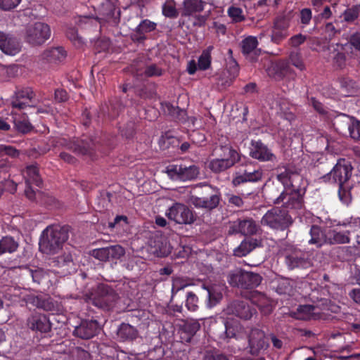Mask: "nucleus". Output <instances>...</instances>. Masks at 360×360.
<instances>
[{"instance_id": "1", "label": "nucleus", "mask_w": 360, "mask_h": 360, "mask_svg": "<svg viewBox=\"0 0 360 360\" xmlns=\"http://www.w3.org/2000/svg\"><path fill=\"white\" fill-rule=\"evenodd\" d=\"M279 170L280 172L276 174V179L282 186L273 182L266 184L263 191L265 199L274 205H279L283 201L286 189L294 186L292 184L294 181H301L302 179L298 171L292 166L283 167Z\"/></svg>"}, {"instance_id": "2", "label": "nucleus", "mask_w": 360, "mask_h": 360, "mask_svg": "<svg viewBox=\"0 0 360 360\" xmlns=\"http://www.w3.org/2000/svg\"><path fill=\"white\" fill-rule=\"evenodd\" d=\"M120 21V10L110 0L103 2L99 8L98 16L94 18L89 15H80L75 23L82 29L97 28L98 25L108 22L116 26Z\"/></svg>"}, {"instance_id": "3", "label": "nucleus", "mask_w": 360, "mask_h": 360, "mask_svg": "<svg viewBox=\"0 0 360 360\" xmlns=\"http://www.w3.org/2000/svg\"><path fill=\"white\" fill-rule=\"evenodd\" d=\"M68 226H49L43 231L40 240L39 250L43 253L53 255L58 253L68 239Z\"/></svg>"}, {"instance_id": "4", "label": "nucleus", "mask_w": 360, "mask_h": 360, "mask_svg": "<svg viewBox=\"0 0 360 360\" xmlns=\"http://www.w3.org/2000/svg\"><path fill=\"white\" fill-rule=\"evenodd\" d=\"M216 150L219 158L212 159L208 163V167L213 173L224 172L241 161L242 154L228 140L220 143Z\"/></svg>"}, {"instance_id": "5", "label": "nucleus", "mask_w": 360, "mask_h": 360, "mask_svg": "<svg viewBox=\"0 0 360 360\" xmlns=\"http://www.w3.org/2000/svg\"><path fill=\"white\" fill-rule=\"evenodd\" d=\"M84 301L104 311L112 310L119 299V295L111 286L99 283L83 296Z\"/></svg>"}, {"instance_id": "6", "label": "nucleus", "mask_w": 360, "mask_h": 360, "mask_svg": "<svg viewBox=\"0 0 360 360\" xmlns=\"http://www.w3.org/2000/svg\"><path fill=\"white\" fill-rule=\"evenodd\" d=\"M353 167L349 160L340 159L330 172L319 178L321 183H329L338 186L348 184L352 174Z\"/></svg>"}, {"instance_id": "7", "label": "nucleus", "mask_w": 360, "mask_h": 360, "mask_svg": "<svg viewBox=\"0 0 360 360\" xmlns=\"http://www.w3.org/2000/svg\"><path fill=\"white\" fill-rule=\"evenodd\" d=\"M292 223V218L288 211L279 207H274L268 210L261 219L262 226L278 231L288 229Z\"/></svg>"}, {"instance_id": "8", "label": "nucleus", "mask_w": 360, "mask_h": 360, "mask_svg": "<svg viewBox=\"0 0 360 360\" xmlns=\"http://www.w3.org/2000/svg\"><path fill=\"white\" fill-rule=\"evenodd\" d=\"M262 281V277L259 274L243 269L231 271L228 276V282L231 286L243 289L256 288Z\"/></svg>"}, {"instance_id": "9", "label": "nucleus", "mask_w": 360, "mask_h": 360, "mask_svg": "<svg viewBox=\"0 0 360 360\" xmlns=\"http://www.w3.org/2000/svg\"><path fill=\"white\" fill-rule=\"evenodd\" d=\"M94 141L91 139L82 137L81 139L57 138L54 140V146L63 148L72 151L76 155L91 154L94 148Z\"/></svg>"}, {"instance_id": "10", "label": "nucleus", "mask_w": 360, "mask_h": 360, "mask_svg": "<svg viewBox=\"0 0 360 360\" xmlns=\"http://www.w3.org/2000/svg\"><path fill=\"white\" fill-rule=\"evenodd\" d=\"M165 173L173 181H186L197 179L200 169L195 165L169 164L165 168Z\"/></svg>"}, {"instance_id": "11", "label": "nucleus", "mask_w": 360, "mask_h": 360, "mask_svg": "<svg viewBox=\"0 0 360 360\" xmlns=\"http://www.w3.org/2000/svg\"><path fill=\"white\" fill-rule=\"evenodd\" d=\"M263 174L260 168L255 169L251 165H246L233 173L231 184L238 187L246 183H257L262 179Z\"/></svg>"}, {"instance_id": "12", "label": "nucleus", "mask_w": 360, "mask_h": 360, "mask_svg": "<svg viewBox=\"0 0 360 360\" xmlns=\"http://www.w3.org/2000/svg\"><path fill=\"white\" fill-rule=\"evenodd\" d=\"M284 255L285 263L290 270L296 268L308 269L312 265L305 252L292 246L285 250Z\"/></svg>"}, {"instance_id": "13", "label": "nucleus", "mask_w": 360, "mask_h": 360, "mask_svg": "<svg viewBox=\"0 0 360 360\" xmlns=\"http://www.w3.org/2000/svg\"><path fill=\"white\" fill-rule=\"evenodd\" d=\"M300 182L294 181L292 183L294 186L286 189V195H285L283 201L281 203L284 208L287 210H301L304 207L305 189L300 188L298 185Z\"/></svg>"}, {"instance_id": "14", "label": "nucleus", "mask_w": 360, "mask_h": 360, "mask_svg": "<svg viewBox=\"0 0 360 360\" xmlns=\"http://www.w3.org/2000/svg\"><path fill=\"white\" fill-rule=\"evenodd\" d=\"M169 219L179 224H191L195 217L193 211L186 205L176 202L166 212Z\"/></svg>"}, {"instance_id": "15", "label": "nucleus", "mask_w": 360, "mask_h": 360, "mask_svg": "<svg viewBox=\"0 0 360 360\" xmlns=\"http://www.w3.org/2000/svg\"><path fill=\"white\" fill-rule=\"evenodd\" d=\"M51 36V29L49 25L37 22L27 27L26 39L32 45H39L44 43Z\"/></svg>"}, {"instance_id": "16", "label": "nucleus", "mask_w": 360, "mask_h": 360, "mask_svg": "<svg viewBox=\"0 0 360 360\" xmlns=\"http://www.w3.org/2000/svg\"><path fill=\"white\" fill-rule=\"evenodd\" d=\"M26 303L32 304L37 308L49 311L51 314H58L62 309V305L59 302L49 296H36L34 295H27L25 298Z\"/></svg>"}, {"instance_id": "17", "label": "nucleus", "mask_w": 360, "mask_h": 360, "mask_svg": "<svg viewBox=\"0 0 360 360\" xmlns=\"http://www.w3.org/2000/svg\"><path fill=\"white\" fill-rule=\"evenodd\" d=\"M226 313L241 319L248 320L256 313V309L248 302L236 300L227 306Z\"/></svg>"}, {"instance_id": "18", "label": "nucleus", "mask_w": 360, "mask_h": 360, "mask_svg": "<svg viewBox=\"0 0 360 360\" xmlns=\"http://www.w3.org/2000/svg\"><path fill=\"white\" fill-rule=\"evenodd\" d=\"M249 155L253 159L260 162H273L276 159V155L272 153L271 150L261 140H252Z\"/></svg>"}, {"instance_id": "19", "label": "nucleus", "mask_w": 360, "mask_h": 360, "mask_svg": "<svg viewBox=\"0 0 360 360\" xmlns=\"http://www.w3.org/2000/svg\"><path fill=\"white\" fill-rule=\"evenodd\" d=\"M259 226L252 218L238 219L229 228V234L240 233L244 236L256 234Z\"/></svg>"}, {"instance_id": "20", "label": "nucleus", "mask_w": 360, "mask_h": 360, "mask_svg": "<svg viewBox=\"0 0 360 360\" xmlns=\"http://www.w3.org/2000/svg\"><path fill=\"white\" fill-rule=\"evenodd\" d=\"M26 324L29 329L36 333H46L51 328L49 318L45 314L37 312L30 314Z\"/></svg>"}, {"instance_id": "21", "label": "nucleus", "mask_w": 360, "mask_h": 360, "mask_svg": "<svg viewBox=\"0 0 360 360\" xmlns=\"http://www.w3.org/2000/svg\"><path fill=\"white\" fill-rule=\"evenodd\" d=\"M99 330L98 323L96 320H81L79 325L75 326L73 335L81 339L89 340L94 337Z\"/></svg>"}, {"instance_id": "22", "label": "nucleus", "mask_w": 360, "mask_h": 360, "mask_svg": "<svg viewBox=\"0 0 360 360\" xmlns=\"http://www.w3.org/2000/svg\"><path fill=\"white\" fill-rule=\"evenodd\" d=\"M207 197H198L192 195L191 197V203L197 208H203L207 210H212L217 208L221 200V193L219 191H214L212 193H208Z\"/></svg>"}, {"instance_id": "23", "label": "nucleus", "mask_w": 360, "mask_h": 360, "mask_svg": "<svg viewBox=\"0 0 360 360\" xmlns=\"http://www.w3.org/2000/svg\"><path fill=\"white\" fill-rule=\"evenodd\" d=\"M33 96L34 93L30 88H25L15 92V96L13 98L11 102L12 107L11 114L17 115L18 111L29 107V103Z\"/></svg>"}, {"instance_id": "24", "label": "nucleus", "mask_w": 360, "mask_h": 360, "mask_svg": "<svg viewBox=\"0 0 360 360\" xmlns=\"http://www.w3.org/2000/svg\"><path fill=\"white\" fill-rule=\"evenodd\" d=\"M0 49L9 56H15L21 50L18 39L12 34L0 31Z\"/></svg>"}, {"instance_id": "25", "label": "nucleus", "mask_w": 360, "mask_h": 360, "mask_svg": "<svg viewBox=\"0 0 360 360\" xmlns=\"http://www.w3.org/2000/svg\"><path fill=\"white\" fill-rule=\"evenodd\" d=\"M157 24L148 19H144L140 22L131 35L134 42L143 43L147 39L146 34L154 31Z\"/></svg>"}, {"instance_id": "26", "label": "nucleus", "mask_w": 360, "mask_h": 360, "mask_svg": "<svg viewBox=\"0 0 360 360\" xmlns=\"http://www.w3.org/2000/svg\"><path fill=\"white\" fill-rule=\"evenodd\" d=\"M248 342L250 352L252 355L258 354L261 349H264L267 346L264 332L258 328L251 330L248 338Z\"/></svg>"}, {"instance_id": "27", "label": "nucleus", "mask_w": 360, "mask_h": 360, "mask_svg": "<svg viewBox=\"0 0 360 360\" xmlns=\"http://www.w3.org/2000/svg\"><path fill=\"white\" fill-rule=\"evenodd\" d=\"M294 281L288 278H275L271 281V288L279 295H292L294 292Z\"/></svg>"}, {"instance_id": "28", "label": "nucleus", "mask_w": 360, "mask_h": 360, "mask_svg": "<svg viewBox=\"0 0 360 360\" xmlns=\"http://www.w3.org/2000/svg\"><path fill=\"white\" fill-rule=\"evenodd\" d=\"M328 230V229H323L318 225H312L309 231L310 239L308 243L317 248L327 244Z\"/></svg>"}, {"instance_id": "29", "label": "nucleus", "mask_w": 360, "mask_h": 360, "mask_svg": "<svg viewBox=\"0 0 360 360\" xmlns=\"http://www.w3.org/2000/svg\"><path fill=\"white\" fill-rule=\"evenodd\" d=\"M262 240L250 238L241 242L240 245L234 250V255L236 257H244L249 254L256 248L262 247Z\"/></svg>"}, {"instance_id": "30", "label": "nucleus", "mask_w": 360, "mask_h": 360, "mask_svg": "<svg viewBox=\"0 0 360 360\" xmlns=\"http://www.w3.org/2000/svg\"><path fill=\"white\" fill-rule=\"evenodd\" d=\"M350 231H338L336 229H328L327 244L337 245L350 243Z\"/></svg>"}, {"instance_id": "31", "label": "nucleus", "mask_w": 360, "mask_h": 360, "mask_svg": "<svg viewBox=\"0 0 360 360\" xmlns=\"http://www.w3.org/2000/svg\"><path fill=\"white\" fill-rule=\"evenodd\" d=\"M150 249L153 254L158 257H167L171 252L169 245L162 238H156L151 240Z\"/></svg>"}, {"instance_id": "32", "label": "nucleus", "mask_w": 360, "mask_h": 360, "mask_svg": "<svg viewBox=\"0 0 360 360\" xmlns=\"http://www.w3.org/2000/svg\"><path fill=\"white\" fill-rule=\"evenodd\" d=\"M24 176L27 185L34 184L39 188L41 186L43 183L37 165L27 166L24 171Z\"/></svg>"}, {"instance_id": "33", "label": "nucleus", "mask_w": 360, "mask_h": 360, "mask_svg": "<svg viewBox=\"0 0 360 360\" xmlns=\"http://www.w3.org/2000/svg\"><path fill=\"white\" fill-rule=\"evenodd\" d=\"M122 110V105L120 101L117 98H113L109 101V104H105L103 106L101 111L110 120L117 118Z\"/></svg>"}, {"instance_id": "34", "label": "nucleus", "mask_w": 360, "mask_h": 360, "mask_svg": "<svg viewBox=\"0 0 360 360\" xmlns=\"http://www.w3.org/2000/svg\"><path fill=\"white\" fill-rule=\"evenodd\" d=\"M206 3L202 0H184L182 15L189 16L203 11Z\"/></svg>"}, {"instance_id": "35", "label": "nucleus", "mask_w": 360, "mask_h": 360, "mask_svg": "<svg viewBox=\"0 0 360 360\" xmlns=\"http://www.w3.org/2000/svg\"><path fill=\"white\" fill-rule=\"evenodd\" d=\"M340 82L341 94L344 96H352L359 91V85L349 77L342 78Z\"/></svg>"}, {"instance_id": "36", "label": "nucleus", "mask_w": 360, "mask_h": 360, "mask_svg": "<svg viewBox=\"0 0 360 360\" xmlns=\"http://www.w3.org/2000/svg\"><path fill=\"white\" fill-rule=\"evenodd\" d=\"M117 334L122 341L132 340L137 337V330L128 323H122L120 326Z\"/></svg>"}, {"instance_id": "37", "label": "nucleus", "mask_w": 360, "mask_h": 360, "mask_svg": "<svg viewBox=\"0 0 360 360\" xmlns=\"http://www.w3.org/2000/svg\"><path fill=\"white\" fill-rule=\"evenodd\" d=\"M161 105L164 112L170 115L173 119L179 121L185 120L186 112L178 106H174L169 102L162 103Z\"/></svg>"}, {"instance_id": "38", "label": "nucleus", "mask_w": 360, "mask_h": 360, "mask_svg": "<svg viewBox=\"0 0 360 360\" xmlns=\"http://www.w3.org/2000/svg\"><path fill=\"white\" fill-rule=\"evenodd\" d=\"M18 243L11 236H5L0 240V255L13 253L18 248Z\"/></svg>"}, {"instance_id": "39", "label": "nucleus", "mask_w": 360, "mask_h": 360, "mask_svg": "<svg viewBox=\"0 0 360 360\" xmlns=\"http://www.w3.org/2000/svg\"><path fill=\"white\" fill-rule=\"evenodd\" d=\"M65 56L66 51L60 46L52 48L44 53V57L49 62H60L65 59Z\"/></svg>"}, {"instance_id": "40", "label": "nucleus", "mask_w": 360, "mask_h": 360, "mask_svg": "<svg viewBox=\"0 0 360 360\" xmlns=\"http://www.w3.org/2000/svg\"><path fill=\"white\" fill-rule=\"evenodd\" d=\"M13 122L15 129L22 134H27L33 129L32 125L29 122L28 117L25 114L22 117H15Z\"/></svg>"}, {"instance_id": "41", "label": "nucleus", "mask_w": 360, "mask_h": 360, "mask_svg": "<svg viewBox=\"0 0 360 360\" xmlns=\"http://www.w3.org/2000/svg\"><path fill=\"white\" fill-rule=\"evenodd\" d=\"M213 49V46H209L202 51L198 61V66L200 70H206L210 68L212 60L211 53Z\"/></svg>"}, {"instance_id": "42", "label": "nucleus", "mask_w": 360, "mask_h": 360, "mask_svg": "<svg viewBox=\"0 0 360 360\" xmlns=\"http://www.w3.org/2000/svg\"><path fill=\"white\" fill-rule=\"evenodd\" d=\"M207 291V303L208 307L212 308L220 302L223 297L222 293L214 287L205 288Z\"/></svg>"}, {"instance_id": "43", "label": "nucleus", "mask_w": 360, "mask_h": 360, "mask_svg": "<svg viewBox=\"0 0 360 360\" xmlns=\"http://www.w3.org/2000/svg\"><path fill=\"white\" fill-rule=\"evenodd\" d=\"M258 45V41L255 37L249 36L241 42L242 53L248 55L255 51Z\"/></svg>"}, {"instance_id": "44", "label": "nucleus", "mask_w": 360, "mask_h": 360, "mask_svg": "<svg viewBox=\"0 0 360 360\" xmlns=\"http://www.w3.org/2000/svg\"><path fill=\"white\" fill-rule=\"evenodd\" d=\"M316 307L314 305L305 304L300 305L297 308V316L300 319H311L315 317Z\"/></svg>"}, {"instance_id": "45", "label": "nucleus", "mask_w": 360, "mask_h": 360, "mask_svg": "<svg viewBox=\"0 0 360 360\" xmlns=\"http://www.w3.org/2000/svg\"><path fill=\"white\" fill-rule=\"evenodd\" d=\"M360 4L352 6L347 8L342 13L344 21L347 23H352L359 16Z\"/></svg>"}, {"instance_id": "46", "label": "nucleus", "mask_w": 360, "mask_h": 360, "mask_svg": "<svg viewBox=\"0 0 360 360\" xmlns=\"http://www.w3.org/2000/svg\"><path fill=\"white\" fill-rule=\"evenodd\" d=\"M231 355H227L219 349L207 350L205 352L202 360H231Z\"/></svg>"}, {"instance_id": "47", "label": "nucleus", "mask_w": 360, "mask_h": 360, "mask_svg": "<svg viewBox=\"0 0 360 360\" xmlns=\"http://www.w3.org/2000/svg\"><path fill=\"white\" fill-rule=\"evenodd\" d=\"M338 197L345 205H348L352 202L351 188L348 184L338 186Z\"/></svg>"}, {"instance_id": "48", "label": "nucleus", "mask_w": 360, "mask_h": 360, "mask_svg": "<svg viewBox=\"0 0 360 360\" xmlns=\"http://www.w3.org/2000/svg\"><path fill=\"white\" fill-rule=\"evenodd\" d=\"M162 14L167 18H175L179 13L174 0H168L162 5Z\"/></svg>"}, {"instance_id": "49", "label": "nucleus", "mask_w": 360, "mask_h": 360, "mask_svg": "<svg viewBox=\"0 0 360 360\" xmlns=\"http://www.w3.org/2000/svg\"><path fill=\"white\" fill-rule=\"evenodd\" d=\"M20 151L15 147L9 145L0 144V158L8 156L11 158H17L19 157Z\"/></svg>"}, {"instance_id": "50", "label": "nucleus", "mask_w": 360, "mask_h": 360, "mask_svg": "<svg viewBox=\"0 0 360 360\" xmlns=\"http://www.w3.org/2000/svg\"><path fill=\"white\" fill-rule=\"evenodd\" d=\"M199 300L198 296L192 291L188 292L186 296L185 305L188 310L195 311L198 309Z\"/></svg>"}, {"instance_id": "51", "label": "nucleus", "mask_w": 360, "mask_h": 360, "mask_svg": "<svg viewBox=\"0 0 360 360\" xmlns=\"http://www.w3.org/2000/svg\"><path fill=\"white\" fill-rule=\"evenodd\" d=\"M278 26V22H276L271 35L272 41L276 44H278L287 36L286 26H284L283 29H279Z\"/></svg>"}, {"instance_id": "52", "label": "nucleus", "mask_w": 360, "mask_h": 360, "mask_svg": "<svg viewBox=\"0 0 360 360\" xmlns=\"http://www.w3.org/2000/svg\"><path fill=\"white\" fill-rule=\"evenodd\" d=\"M200 328V326L198 321L193 320L186 321L182 326V330L192 337L199 330Z\"/></svg>"}, {"instance_id": "53", "label": "nucleus", "mask_w": 360, "mask_h": 360, "mask_svg": "<svg viewBox=\"0 0 360 360\" xmlns=\"http://www.w3.org/2000/svg\"><path fill=\"white\" fill-rule=\"evenodd\" d=\"M67 37L77 46H81L84 43L82 37H79L77 30L75 27H70L66 31Z\"/></svg>"}, {"instance_id": "54", "label": "nucleus", "mask_w": 360, "mask_h": 360, "mask_svg": "<svg viewBox=\"0 0 360 360\" xmlns=\"http://www.w3.org/2000/svg\"><path fill=\"white\" fill-rule=\"evenodd\" d=\"M108 250H109V260L119 259L125 254L124 249L120 245L108 246Z\"/></svg>"}, {"instance_id": "55", "label": "nucleus", "mask_w": 360, "mask_h": 360, "mask_svg": "<svg viewBox=\"0 0 360 360\" xmlns=\"http://www.w3.org/2000/svg\"><path fill=\"white\" fill-rule=\"evenodd\" d=\"M163 72L164 70L157 64L147 65L144 70V75L148 77H160Z\"/></svg>"}, {"instance_id": "56", "label": "nucleus", "mask_w": 360, "mask_h": 360, "mask_svg": "<svg viewBox=\"0 0 360 360\" xmlns=\"http://www.w3.org/2000/svg\"><path fill=\"white\" fill-rule=\"evenodd\" d=\"M228 14L235 22H240L245 20V16L240 8L231 6L228 9Z\"/></svg>"}, {"instance_id": "57", "label": "nucleus", "mask_w": 360, "mask_h": 360, "mask_svg": "<svg viewBox=\"0 0 360 360\" xmlns=\"http://www.w3.org/2000/svg\"><path fill=\"white\" fill-rule=\"evenodd\" d=\"M108 254V247L94 249L91 253V256L102 262L109 261Z\"/></svg>"}, {"instance_id": "58", "label": "nucleus", "mask_w": 360, "mask_h": 360, "mask_svg": "<svg viewBox=\"0 0 360 360\" xmlns=\"http://www.w3.org/2000/svg\"><path fill=\"white\" fill-rule=\"evenodd\" d=\"M342 226L349 227L347 230L354 232L360 229V217H351L349 219H346L342 222Z\"/></svg>"}, {"instance_id": "59", "label": "nucleus", "mask_w": 360, "mask_h": 360, "mask_svg": "<svg viewBox=\"0 0 360 360\" xmlns=\"http://www.w3.org/2000/svg\"><path fill=\"white\" fill-rule=\"evenodd\" d=\"M190 285L186 280L182 278H175L173 280L172 293V295L177 293L179 290L184 289L186 287Z\"/></svg>"}, {"instance_id": "60", "label": "nucleus", "mask_w": 360, "mask_h": 360, "mask_svg": "<svg viewBox=\"0 0 360 360\" xmlns=\"http://www.w3.org/2000/svg\"><path fill=\"white\" fill-rule=\"evenodd\" d=\"M30 275L34 283L41 284L47 278V274L42 269L30 270Z\"/></svg>"}, {"instance_id": "61", "label": "nucleus", "mask_w": 360, "mask_h": 360, "mask_svg": "<svg viewBox=\"0 0 360 360\" xmlns=\"http://www.w3.org/2000/svg\"><path fill=\"white\" fill-rule=\"evenodd\" d=\"M290 63L296 67L300 70H303L305 68V65L301 58V56L297 53H292L289 57Z\"/></svg>"}, {"instance_id": "62", "label": "nucleus", "mask_w": 360, "mask_h": 360, "mask_svg": "<svg viewBox=\"0 0 360 360\" xmlns=\"http://www.w3.org/2000/svg\"><path fill=\"white\" fill-rule=\"evenodd\" d=\"M131 290V287L130 286L129 282L120 283L116 285L115 291L124 297H129L132 294Z\"/></svg>"}, {"instance_id": "63", "label": "nucleus", "mask_w": 360, "mask_h": 360, "mask_svg": "<svg viewBox=\"0 0 360 360\" xmlns=\"http://www.w3.org/2000/svg\"><path fill=\"white\" fill-rule=\"evenodd\" d=\"M349 131L350 136L355 140L360 141V121L356 120L352 122L349 126Z\"/></svg>"}, {"instance_id": "64", "label": "nucleus", "mask_w": 360, "mask_h": 360, "mask_svg": "<svg viewBox=\"0 0 360 360\" xmlns=\"http://www.w3.org/2000/svg\"><path fill=\"white\" fill-rule=\"evenodd\" d=\"M226 198L229 205L234 206L238 208L242 207L243 206L244 201L240 195L234 194H227Z\"/></svg>"}]
</instances>
